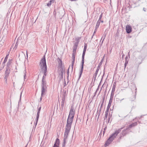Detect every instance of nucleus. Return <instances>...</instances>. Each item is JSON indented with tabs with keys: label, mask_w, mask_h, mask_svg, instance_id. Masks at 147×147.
<instances>
[{
	"label": "nucleus",
	"mask_w": 147,
	"mask_h": 147,
	"mask_svg": "<svg viewBox=\"0 0 147 147\" xmlns=\"http://www.w3.org/2000/svg\"><path fill=\"white\" fill-rule=\"evenodd\" d=\"M43 75L42 78L41 84V96L40 98V100H42V98L47 93V82L45 79L47 75V71H42Z\"/></svg>",
	"instance_id": "f257e3e1"
},
{
	"label": "nucleus",
	"mask_w": 147,
	"mask_h": 147,
	"mask_svg": "<svg viewBox=\"0 0 147 147\" xmlns=\"http://www.w3.org/2000/svg\"><path fill=\"white\" fill-rule=\"evenodd\" d=\"M123 128V127H121L118 129L117 130H116L115 132L112 134L110 136L109 138L106 141L105 145L106 146H108L113 141V140L115 138L118 134L121 132V130Z\"/></svg>",
	"instance_id": "f03ea898"
},
{
	"label": "nucleus",
	"mask_w": 147,
	"mask_h": 147,
	"mask_svg": "<svg viewBox=\"0 0 147 147\" xmlns=\"http://www.w3.org/2000/svg\"><path fill=\"white\" fill-rule=\"evenodd\" d=\"M87 47V44H85L84 49L83 51V52L82 53V65L81 66V70L79 73V77L78 79V81L80 80L81 76L82 75V74L83 73V68H84V56L85 55L86 52V49Z\"/></svg>",
	"instance_id": "7ed1b4c3"
},
{
	"label": "nucleus",
	"mask_w": 147,
	"mask_h": 147,
	"mask_svg": "<svg viewBox=\"0 0 147 147\" xmlns=\"http://www.w3.org/2000/svg\"><path fill=\"white\" fill-rule=\"evenodd\" d=\"M40 66L42 71H47V66L46 65L45 55L41 60Z\"/></svg>",
	"instance_id": "20e7f679"
},
{
	"label": "nucleus",
	"mask_w": 147,
	"mask_h": 147,
	"mask_svg": "<svg viewBox=\"0 0 147 147\" xmlns=\"http://www.w3.org/2000/svg\"><path fill=\"white\" fill-rule=\"evenodd\" d=\"M74 118L68 117L67 121V124L66 125V127L71 128V125L73 122Z\"/></svg>",
	"instance_id": "39448f33"
},
{
	"label": "nucleus",
	"mask_w": 147,
	"mask_h": 147,
	"mask_svg": "<svg viewBox=\"0 0 147 147\" xmlns=\"http://www.w3.org/2000/svg\"><path fill=\"white\" fill-rule=\"evenodd\" d=\"M70 128L65 127V129L64 132V138L67 139L68 134L70 131Z\"/></svg>",
	"instance_id": "423d86ee"
},
{
	"label": "nucleus",
	"mask_w": 147,
	"mask_h": 147,
	"mask_svg": "<svg viewBox=\"0 0 147 147\" xmlns=\"http://www.w3.org/2000/svg\"><path fill=\"white\" fill-rule=\"evenodd\" d=\"M65 101V97L63 96L62 98V101L60 107V109L61 111H63V107L64 106V104Z\"/></svg>",
	"instance_id": "0eeeda50"
},
{
	"label": "nucleus",
	"mask_w": 147,
	"mask_h": 147,
	"mask_svg": "<svg viewBox=\"0 0 147 147\" xmlns=\"http://www.w3.org/2000/svg\"><path fill=\"white\" fill-rule=\"evenodd\" d=\"M75 113L73 111V109L72 107L71 108L69 111V114L68 117H71L74 118Z\"/></svg>",
	"instance_id": "6e6552de"
},
{
	"label": "nucleus",
	"mask_w": 147,
	"mask_h": 147,
	"mask_svg": "<svg viewBox=\"0 0 147 147\" xmlns=\"http://www.w3.org/2000/svg\"><path fill=\"white\" fill-rule=\"evenodd\" d=\"M10 73V69L6 68L4 76L6 77H8Z\"/></svg>",
	"instance_id": "1a4fd4ad"
},
{
	"label": "nucleus",
	"mask_w": 147,
	"mask_h": 147,
	"mask_svg": "<svg viewBox=\"0 0 147 147\" xmlns=\"http://www.w3.org/2000/svg\"><path fill=\"white\" fill-rule=\"evenodd\" d=\"M129 129H127V128H126V129H124V130H123L122 132L121 133V135H122L121 136H124L126 134L128 133L129 132Z\"/></svg>",
	"instance_id": "9d476101"
},
{
	"label": "nucleus",
	"mask_w": 147,
	"mask_h": 147,
	"mask_svg": "<svg viewBox=\"0 0 147 147\" xmlns=\"http://www.w3.org/2000/svg\"><path fill=\"white\" fill-rule=\"evenodd\" d=\"M111 106L109 105H108L107 108V110L105 112V118H104V120H105L106 119H107V118L108 115V114L109 110V108H110Z\"/></svg>",
	"instance_id": "9b49d317"
},
{
	"label": "nucleus",
	"mask_w": 147,
	"mask_h": 147,
	"mask_svg": "<svg viewBox=\"0 0 147 147\" xmlns=\"http://www.w3.org/2000/svg\"><path fill=\"white\" fill-rule=\"evenodd\" d=\"M12 59H9L8 60V61L7 63L6 68L10 69V66L12 63Z\"/></svg>",
	"instance_id": "f8f14e48"
},
{
	"label": "nucleus",
	"mask_w": 147,
	"mask_h": 147,
	"mask_svg": "<svg viewBox=\"0 0 147 147\" xmlns=\"http://www.w3.org/2000/svg\"><path fill=\"white\" fill-rule=\"evenodd\" d=\"M126 31L127 33H129L131 32L132 28L129 25H127L126 26Z\"/></svg>",
	"instance_id": "ddd939ff"
},
{
	"label": "nucleus",
	"mask_w": 147,
	"mask_h": 147,
	"mask_svg": "<svg viewBox=\"0 0 147 147\" xmlns=\"http://www.w3.org/2000/svg\"><path fill=\"white\" fill-rule=\"evenodd\" d=\"M59 140L58 138H57L53 147H59Z\"/></svg>",
	"instance_id": "4468645a"
},
{
	"label": "nucleus",
	"mask_w": 147,
	"mask_h": 147,
	"mask_svg": "<svg viewBox=\"0 0 147 147\" xmlns=\"http://www.w3.org/2000/svg\"><path fill=\"white\" fill-rule=\"evenodd\" d=\"M75 55H72V62L71 64V71H72L73 70V66L74 63L75 61Z\"/></svg>",
	"instance_id": "2eb2a0df"
},
{
	"label": "nucleus",
	"mask_w": 147,
	"mask_h": 147,
	"mask_svg": "<svg viewBox=\"0 0 147 147\" xmlns=\"http://www.w3.org/2000/svg\"><path fill=\"white\" fill-rule=\"evenodd\" d=\"M137 122H134L132 124L129 125L128 127H127V129H129V128H131L137 125Z\"/></svg>",
	"instance_id": "dca6fc26"
},
{
	"label": "nucleus",
	"mask_w": 147,
	"mask_h": 147,
	"mask_svg": "<svg viewBox=\"0 0 147 147\" xmlns=\"http://www.w3.org/2000/svg\"><path fill=\"white\" fill-rule=\"evenodd\" d=\"M98 68H97L95 73L93 75V78L94 80H95L96 78V77L97 76V75L98 73V72L99 70Z\"/></svg>",
	"instance_id": "f3484780"
},
{
	"label": "nucleus",
	"mask_w": 147,
	"mask_h": 147,
	"mask_svg": "<svg viewBox=\"0 0 147 147\" xmlns=\"http://www.w3.org/2000/svg\"><path fill=\"white\" fill-rule=\"evenodd\" d=\"M8 55L6 56V57H5L4 61L2 63V65H3V67H2L3 69L4 67V66L5 65V63L7 61L8 58Z\"/></svg>",
	"instance_id": "a211bd4d"
},
{
	"label": "nucleus",
	"mask_w": 147,
	"mask_h": 147,
	"mask_svg": "<svg viewBox=\"0 0 147 147\" xmlns=\"http://www.w3.org/2000/svg\"><path fill=\"white\" fill-rule=\"evenodd\" d=\"M57 61H58L59 66L60 67H61L62 63L61 60L59 58H58L57 59Z\"/></svg>",
	"instance_id": "6ab92c4d"
},
{
	"label": "nucleus",
	"mask_w": 147,
	"mask_h": 147,
	"mask_svg": "<svg viewBox=\"0 0 147 147\" xmlns=\"http://www.w3.org/2000/svg\"><path fill=\"white\" fill-rule=\"evenodd\" d=\"M78 45L77 42H75L73 47V49L76 50Z\"/></svg>",
	"instance_id": "aec40b11"
},
{
	"label": "nucleus",
	"mask_w": 147,
	"mask_h": 147,
	"mask_svg": "<svg viewBox=\"0 0 147 147\" xmlns=\"http://www.w3.org/2000/svg\"><path fill=\"white\" fill-rule=\"evenodd\" d=\"M55 0H51L49 3L47 4V5L48 7H50L52 3H53L54 2Z\"/></svg>",
	"instance_id": "412c9836"
},
{
	"label": "nucleus",
	"mask_w": 147,
	"mask_h": 147,
	"mask_svg": "<svg viewBox=\"0 0 147 147\" xmlns=\"http://www.w3.org/2000/svg\"><path fill=\"white\" fill-rule=\"evenodd\" d=\"M113 98V96H111V97H110L109 100V103L108 104V105L111 106Z\"/></svg>",
	"instance_id": "4be33fe9"
},
{
	"label": "nucleus",
	"mask_w": 147,
	"mask_h": 147,
	"mask_svg": "<svg viewBox=\"0 0 147 147\" xmlns=\"http://www.w3.org/2000/svg\"><path fill=\"white\" fill-rule=\"evenodd\" d=\"M67 139L64 138L63 139V142L62 144V146L63 147H64L65 145V144L66 142V140Z\"/></svg>",
	"instance_id": "5701e85b"
},
{
	"label": "nucleus",
	"mask_w": 147,
	"mask_h": 147,
	"mask_svg": "<svg viewBox=\"0 0 147 147\" xmlns=\"http://www.w3.org/2000/svg\"><path fill=\"white\" fill-rule=\"evenodd\" d=\"M39 117V115H36V117L35 119V120L36 121V122L35 123V126H36L37 124Z\"/></svg>",
	"instance_id": "b1692460"
},
{
	"label": "nucleus",
	"mask_w": 147,
	"mask_h": 147,
	"mask_svg": "<svg viewBox=\"0 0 147 147\" xmlns=\"http://www.w3.org/2000/svg\"><path fill=\"white\" fill-rule=\"evenodd\" d=\"M81 37H78L77 38H75V40L76 42H77L78 44H79V42L80 40V39Z\"/></svg>",
	"instance_id": "393cba45"
},
{
	"label": "nucleus",
	"mask_w": 147,
	"mask_h": 147,
	"mask_svg": "<svg viewBox=\"0 0 147 147\" xmlns=\"http://www.w3.org/2000/svg\"><path fill=\"white\" fill-rule=\"evenodd\" d=\"M115 84H113V88H112V93H114V92L115 90Z\"/></svg>",
	"instance_id": "a878e982"
},
{
	"label": "nucleus",
	"mask_w": 147,
	"mask_h": 147,
	"mask_svg": "<svg viewBox=\"0 0 147 147\" xmlns=\"http://www.w3.org/2000/svg\"><path fill=\"white\" fill-rule=\"evenodd\" d=\"M41 108V107H38V111L37 112V115H39Z\"/></svg>",
	"instance_id": "bb28decb"
},
{
	"label": "nucleus",
	"mask_w": 147,
	"mask_h": 147,
	"mask_svg": "<svg viewBox=\"0 0 147 147\" xmlns=\"http://www.w3.org/2000/svg\"><path fill=\"white\" fill-rule=\"evenodd\" d=\"M100 22H97L96 26L95 27V28L97 29L100 25Z\"/></svg>",
	"instance_id": "cd10ccee"
},
{
	"label": "nucleus",
	"mask_w": 147,
	"mask_h": 147,
	"mask_svg": "<svg viewBox=\"0 0 147 147\" xmlns=\"http://www.w3.org/2000/svg\"><path fill=\"white\" fill-rule=\"evenodd\" d=\"M60 70L61 71V78H63V74L65 71L63 70V69H61Z\"/></svg>",
	"instance_id": "c85d7f7f"
},
{
	"label": "nucleus",
	"mask_w": 147,
	"mask_h": 147,
	"mask_svg": "<svg viewBox=\"0 0 147 147\" xmlns=\"http://www.w3.org/2000/svg\"><path fill=\"white\" fill-rule=\"evenodd\" d=\"M24 79L25 80V79H26V72L25 70L24 71Z\"/></svg>",
	"instance_id": "c756f323"
},
{
	"label": "nucleus",
	"mask_w": 147,
	"mask_h": 147,
	"mask_svg": "<svg viewBox=\"0 0 147 147\" xmlns=\"http://www.w3.org/2000/svg\"><path fill=\"white\" fill-rule=\"evenodd\" d=\"M102 61L99 63V65L97 67V68H98L99 69H100V67L102 64Z\"/></svg>",
	"instance_id": "7c9ffc66"
},
{
	"label": "nucleus",
	"mask_w": 147,
	"mask_h": 147,
	"mask_svg": "<svg viewBox=\"0 0 147 147\" xmlns=\"http://www.w3.org/2000/svg\"><path fill=\"white\" fill-rule=\"evenodd\" d=\"M131 98V101H133L136 98L135 96H133Z\"/></svg>",
	"instance_id": "2f4dec72"
},
{
	"label": "nucleus",
	"mask_w": 147,
	"mask_h": 147,
	"mask_svg": "<svg viewBox=\"0 0 147 147\" xmlns=\"http://www.w3.org/2000/svg\"><path fill=\"white\" fill-rule=\"evenodd\" d=\"M106 36V34H104L103 35V36L102 37L101 39L103 38V39L102 41V43L103 42V41H104V40L105 39V37Z\"/></svg>",
	"instance_id": "473e14b6"
},
{
	"label": "nucleus",
	"mask_w": 147,
	"mask_h": 147,
	"mask_svg": "<svg viewBox=\"0 0 147 147\" xmlns=\"http://www.w3.org/2000/svg\"><path fill=\"white\" fill-rule=\"evenodd\" d=\"M76 50L73 49V53L72 55H76Z\"/></svg>",
	"instance_id": "72a5a7b5"
},
{
	"label": "nucleus",
	"mask_w": 147,
	"mask_h": 147,
	"mask_svg": "<svg viewBox=\"0 0 147 147\" xmlns=\"http://www.w3.org/2000/svg\"><path fill=\"white\" fill-rule=\"evenodd\" d=\"M97 29H96V28H95V30H94V33H93V35L92 36V38L93 36H94L95 35V33H96V31H97Z\"/></svg>",
	"instance_id": "f704fd0d"
},
{
	"label": "nucleus",
	"mask_w": 147,
	"mask_h": 147,
	"mask_svg": "<svg viewBox=\"0 0 147 147\" xmlns=\"http://www.w3.org/2000/svg\"><path fill=\"white\" fill-rule=\"evenodd\" d=\"M128 61H125V63L124 64V66H125V68L127 66V65L128 64Z\"/></svg>",
	"instance_id": "c9c22d12"
},
{
	"label": "nucleus",
	"mask_w": 147,
	"mask_h": 147,
	"mask_svg": "<svg viewBox=\"0 0 147 147\" xmlns=\"http://www.w3.org/2000/svg\"><path fill=\"white\" fill-rule=\"evenodd\" d=\"M18 45V44L17 43V42H16L15 44V45L14 47V49L15 48L16 49Z\"/></svg>",
	"instance_id": "e433bc0d"
},
{
	"label": "nucleus",
	"mask_w": 147,
	"mask_h": 147,
	"mask_svg": "<svg viewBox=\"0 0 147 147\" xmlns=\"http://www.w3.org/2000/svg\"><path fill=\"white\" fill-rule=\"evenodd\" d=\"M102 13H101L100 16V17L99 18L100 19H101L102 18Z\"/></svg>",
	"instance_id": "4c0bfd02"
},
{
	"label": "nucleus",
	"mask_w": 147,
	"mask_h": 147,
	"mask_svg": "<svg viewBox=\"0 0 147 147\" xmlns=\"http://www.w3.org/2000/svg\"><path fill=\"white\" fill-rule=\"evenodd\" d=\"M8 77H4V79H5V82L6 83L7 81V78Z\"/></svg>",
	"instance_id": "58836bf2"
},
{
	"label": "nucleus",
	"mask_w": 147,
	"mask_h": 147,
	"mask_svg": "<svg viewBox=\"0 0 147 147\" xmlns=\"http://www.w3.org/2000/svg\"><path fill=\"white\" fill-rule=\"evenodd\" d=\"M128 58V57L127 56H126L125 58V61H128V60H127Z\"/></svg>",
	"instance_id": "ea45409f"
},
{
	"label": "nucleus",
	"mask_w": 147,
	"mask_h": 147,
	"mask_svg": "<svg viewBox=\"0 0 147 147\" xmlns=\"http://www.w3.org/2000/svg\"><path fill=\"white\" fill-rule=\"evenodd\" d=\"M22 91L21 92V93H20L21 94H20V100H21V96H22Z\"/></svg>",
	"instance_id": "a19ab883"
},
{
	"label": "nucleus",
	"mask_w": 147,
	"mask_h": 147,
	"mask_svg": "<svg viewBox=\"0 0 147 147\" xmlns=\"http://www.w3.org/2000/svg\"><path fill=\"white\" fill-rule=\"evenodd\" d=\"M101 20V19H100L99 18L97 22L100 23Z\"/></svg>",
	"instance_id": "79ce46f5"
},
{
	"label": "nucleus",
	"mask_w": 147,
	"mask_h": 147,
	"mask_svg": "<svg viewBox=\"0 0 147 147\" xmlns=\"http://www.w3.org/2000/svg\"><path fill=\"white\" fill-rule=\"evenodd\" d=\"M103 102L101 104V106H100V111L101 110V107H102V106H103Z\"/></svg>",
	"instance_id": "37998d69"
},
{
	"label": "nucleus",
	"mask_w": 147,
	"mask_h": 147,
	"mask_svg": "<svg viewBox=\"0 0 147 147\" xmlns=\"http://www.w3.org/2000/svg\"><path fill=\"white\" fill-rule=\"evenodd\" d=\"M110 120V118H109L108 119V121H107L108 123H109V122Z\"/></svg>",
	"instance_id": "c03bdc74"
},
{
	"label": "nucleus",
	"mask_w": 147,
	"mask_h": 147,
	"mask_svg": "<svg viewBox=\"0 0 147 147\" xmlns=\"http://www.w3.org/2000/svg\"><path fill=\"white\" fill-rule=\"evenodd\" d=\"M69 68H68V69L67 70V74H69Z\"/></svg>",
	"instance_id": "a18cd8bd"
},
{
	"label": "nucleus",
	"mask_w": 147,
	"mask_h": 147,
	"mask_svg": "<svg viewBox=\"0 0 147 147\" xmlns=\"http://www.w3.org/2000/svg\"><path fill=\"white\" fill-rule=\"evenodd\" d=\"M142 117V116H141L139 117L138 118V119H140L141 117Z\"/></svg>",
	"instance_id": "49530a36"
},
{
	"label": "nucleus",
	"mask_w": 147,
	"mask_h": 147,
	"mask_svg": "<svg viewBox=\"0 0 147 147\" xmlns=\"http://www.w3.org/2000/svg\"><path fill=\"white\" fill-rule=\"evenodd\" d=\"M105 129H106V128H105V129H104V130H105ZM105 131H104L103 132V134L104 135L105 133Z\"/></svg>",
	"instance_id": "de8ad7c7"
},
{
	"label": "nucleus",
	"mask_w": 147,
	"mask_h": 147,
	"mask_svg": "<svg viewBox=\"0 0 147 147\" xmlns=\"http://www.w3.org/2000/svg\"><path fill=\"white\" fill-rule=\"evenodd\" d=\"M66 85V82H65V83L64 84V86H65Z\"/></svg>",
	"instance_id": "09e8293b"
},
{
	"label": "nucleus",
	"mask_w": 147,
	"mask_h": 147,
	"mask_svg": "<svg viewBox=\"0 0 147 147\" xmlns=\"http://www.w3.org/2000/svg\"><path fill=\"white\" fill-rule=\"evenodd\" d=\"M112 93V92H111V96H110V97H111V96H113V94H112V93Z\"/></svg>",
	"instance_id": "8fccbe9b"
},
{
	"label": "nucleus",
	"mask_w": 147,
	"mask_h": 147,
	"mask_svg": "<svg viewBox=\"0 0 147 147\" xmlns=\"http://www.w3.org/2000/svg\"><path fill=\"white\" fill-rule=\"evenodd\" d=\"M145 8H143V10L144 11H146V10H145Z\"/></svg>",
	"instance_id": "3c124183"
},
{
	"label": "nucleus",
	"mask_w": 147,
	"mask_h": 147,
	"mask_svg": "<svg viewBox=\"0 0 147 147\" xmlns=\"http://www.w3.org/2000/svg\"><path fill=\"white\" fill-rule=\"evenodd\" d=\"M100 22H102V23H103V20H101Z\"/></svg>",
	"instance_id": "603ef678"
},
{
	"label": "nucleus",
	"mask_w": 147,
	"mask_h": 147,
	"mask_svg": "<svg viewBox=\"0 0 147 147\" xmlns=\"http://www.w3.org/2000/svg\"><path fill=\"white\" fill-rule=\"evenodd\" d=\"M2 137V136L1 135H0V138H1Z\"/></svg>",
	"instance_id": "864d4df0"
},
{
	"label": "nucleus",
	"mask_w": 147,
	"mask_h": 147,
	"mask_svg": "<svg viewBox=\"0 0 147 147\" xmlns=\"http://www.w3.org/2000/svg\"><path fill=\"white\" fill-rule=\"evenodd\" d=\"M124 99V98H123V99H121V100H120V101H121L122 100H123Z\"/></svg>",
	"instance_id": "5fc2aeb1"
},
{
	"label": "nucleus",
	"mask_w": 147,
	"mask_h": 147,
	"mask_svg": "<svg viewBox=\"0 0 147 147\" xmlns=\"http://www.w3.org/2000/svg\"><path fill=\"white\" fill-rule=\"evenodd\" d=\"M124 54L123 55H122V57H124Z\"/></svg>",
	"instance_id": "6e6d98bb"
},
{
	"label": "nucleus",
	"mask_w": 147,
	"mask_h": 147,
	"mask_svg": "<svg viewBox=\"0 0 147 147\" xmlns=\"http://www.w3.org/2000/svg\"><path fill=\"white\" fill-rule=\"evenodd\" d=\"M98 90V88H97V90H96V92H95V93L96 92L97 90Z\"/></svg>",
	"instance_id": "4d7b16f0"
},
{
	"label": "nucleus",
	"mask_w": 147,
	"mask_h": 147,
	"mask_svg": "<svg viewBox=\"0 0 147 147\" xmlns=\"http://www.w3.org/2000/svg\"><path fill=\"white\" fill-rule=\"evenodd\" d=\"M14 84H15V82H14L13 83V85L14 86Z\"/></svg>",
	"instance_id": "13d9d810"
},
{
	"label": "nucleus",
	"mask_w": 147,
	"mask_h": 147,
	"mask_svg": "<svg viewBox=\"0 0 147 147\" xmlns=\"http://www.w3.org/2000/svg\"><path fill=\"white\" fill-rule=\"evenodd\" d=\"M69 77V74H67V77L68 78Z\"/></svg>",
	"instance_id": "bf43d9fd"
},
{
	"label": "nucleus",
	"mask_w": 147,
	"mask_h": 147,
	"mask_svg": "<svg viewBox=\"0 0 147 147\" xmlns=\"http://www.w3.org/2000/svg\"><path fill=\"white\" fill-rule=\"evenodd\" d=\"M138 122L139 123H140V121H138Z\"/></svg>",
	"instance_id": "052dcab7"
},
{
	"label": "nucleus",
	"mask_w": 147,
	"mask_h": 147,
	"mask_svg": "<svg viewBox=\"0 0 147 147\" xmlns=\"http://www.w3.org/2000/svg\"><path fill=\"white\" fill-rule=\"evenodd\" d=\"M77 0H74V1H77Z\"/></svg>",
	"instance_id": "680f3d73"
},
{
	"label": "nucleus",
	"mask_w": 147,
	"mask_h": 147,
	"mask_svg": "<svg viewBox=\"0 0 147 147\" xmlns=\"http://www.w3.org/2000/svg\"><path fill=\"white\" fill-rule=\"evenodd\" d=\"M27 56H28V54H27Z\"/></svg>",
	"instance_id": "e2e57ef3"
},
{
	"label": "nucleus",
	"mask_w": 147,
	"mask_h": 147,
	"mask_svg": "<svg viewBox=\"0 0 147 147\" xmlns=\"http://www.w3.org/2000/svg\"><path fill=\"white\" fill-rule=\"evenodd\" d=\"M134 87H135V85H134Z\"/></svg>",
	"instance_id": "0e129e2a"
},
{
	"label": "nucleus",
	"mask_w": 147,
	"mask_h": 147,
	"mask_svg": "<svg viewBox=\"0 0 147 147\" xmlns=\"http://www.w3.org/2000/svg\"><path fill=\"white\" fill-rule=\"evenodd\" d=\"M26 146H26L25 147H26Z\"/></svg>",
	"instance_id": "69168bd1"
}]
</instances>
